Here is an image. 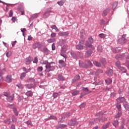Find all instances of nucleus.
<instances>
[{
  "label": "nucleus",
  "mask_w": 129,
  "mask_h": 129,
  "mask_svg": "<svg viewBox=\"0 0 129 129\" xmlns=\"http://www.w3.org/2000/svg\"><path fill=\"white\" fill-rule=\"evenodd\" d=\"M105 74L108 76H112L113 75V71L112 69H109L105 72Z\"/></svg>",
  "instance_id": "nucleus-7"
},
{
  "label": "nucleus",
  "mask_w": 129,
  "mask_h": 129,
  "mask_svg": "<svg viewBox=\"0 0 129 129\" xmlns=\"http://www.w3.org/2000/svg\"><path fill=\"white\" fill-rule=\"evenodd\" d=\"M82 91L85 92L84 93L86 94V95L89 93V90L87 88H83Z\"/></svg>",
  "instance_id": "nucleus-19"
},
{
  "label": "nucleus",
  "mask_w": 129,
  "mask_h": 129,
  "mask_svg": "<svg viewBox=\"0 0 129 129\" xmlns=\"http://www.w3.org/2000/svg\"><path fill=\"white\" fill-rule=\"evenodd\" d=\"M49 119H57V117L56 116L54 115H51L50 117H49Z\"/></svg>",
  "instance_id": "nucleus-50"
},
{
  "label": "nucleus",
  "mask_w": 129,
  "mask_h": 129,
  "mask_svg": "<svg viewBox=\"0 0 129 129\" xmlns=\"http://www.w3.org/2000/svg\"><path fill=\"white\" fill-rule=\"evenodd\" d=\"M25 86L28 89H32L33 88V85L31 84H26Z\"/></svg>",
  "instance_id": "nucleus-37"
},
{
  "label": "nucleus",
  "mask_w": 129,
  "mask_h": 129,
  "mask_svg": "<svg viewBox=\"0 0 129 129\" xmlns=\"http://www.w3.org/2000/svg\"><path fill=\"white\" fill-rule=\"evenodd\" d=\"M66 1L65 0H61L60 1L57 2V4H58L60 7L63 6L64 4H65V2Z\"/></svg>",
  "instance_id": "nucleus-26"
},
{
  "label": "nucleus",
  "mask_w": 129,
  "mask_h": 129,
  "mask_svg": "<svg viewBox=\"0 0 129 129\" xmlns=\"http://www.w3.org/2000/svg\"><path fill=\"white\" fill-rule=\"evenodd\" d=\"M126 37V35L123 34L122 35V37L121 39V44H124V43L126 42V39H125V37Z\"/></svg>",
  "instance_id": "nucleus-10"
},
{
  "label": "nucleus",
  "mask_w": 129,
  "mask_h": 129,
  "mask_svg": "<svg viewBox=\"0 0 129 129\" xmlns=\"http://www.w3.org/2000/svg\"><path fill=\"white\" fill-rule=\"evenodd\" d=\"M99 36L100 37V38H105L106 37V35L103 33H101L99 34Z\"/></svg>",
  "instance_id": "nucleus-48"
},
{
  "label": "nucleus",
  "mask_w": 129,
  "mask_h": 129,
  "mask_svg": "<svg viewBox=\"0 0 129 129\" xmlns=\"http://www.w3.org/2000/svg\"><path fill=\"white\" fill-rule=\"evenodd\" d=\"M41 47H42V44H41V43L40 42H36L35 43L32 45L33 49H37V48H38V49H40V48H41Z\"/></svg>",
  "instance_id": "nucleus-3"
},
{
  "label": "nucleus",
  "mask_w": 129,
  "mask_h": 129,
  "mask_svg": "<svg viewBox=\"0 0 129 129\" xmlns=\"http://www.w3.org/2000/svg\"><path fill=\"white\" fill-rule=\"evenodd\" d=\"M79 66L83 68H88L89 67H92V63L90 60H88L85 62L79 63Z\"/></svg>",
  "instance_id": "nucleus-2"
},
{
  "label": "nucleus",
  "mask_w": 129,
  "mask_h": 129,
  "mask_svg": "<svg viewBox=\"0 0 129 129\" xmlns=\"http://www.w3.org/2000/svg\"><path fill=\"white\" fill-rule=\"evenodd\" d=\"M3 94H4V96H6L8 98V96L10 95V93L7 92H4L3 93Z\"/></svg>",
  "instance_id": "nucleus-49"
},
{
  "label": "nucleus",
  "mask_w": 129,
  "mask_h": 129,
  "mask_svg": "<svg viewBox=\"0 0 129 129\" xmlns=\"http://www.w3.org/2000/svg\"><path fill=\"white\" fill-rule=\"evenodd\" d=\"M26 123L27 124L28 126H32L33 124L32 123V121H27L26 122Z\"/></svg>",
  "instance_id": "nucleus-42"
},
{
  "label": "nucleus",
  "mask_w": 129,
  "mask_h": 129,
  "mask_svg": "<svg viewBox=\"0 0 129 129\" xmlns=\"http://www.w3.org/2000/svg\"><path fill=\"white\" fill-rule=\"evenodd\" d=\"M25 95L28 97H32L33 96V92L32 91H28L26 93Z\"/></svg>",
  "instance_id": "nucleus-16"
},
{
  "label": "nucleus",
  "mask_w": 129,
  "mask_h": 129,
  "mask_svg": "<svg viewBox=\"0 0 129 129\" xmlns=\"http://www.w3.org/2000/svg\"><path fill=\"white\" fill-rule=\"evenodd\" d=\"M116 107L119 111H121V105L119 103H117L116 105Z\"/></svg>",
  "instance_id": "nucleus-27"
},
{
  "label": "nucleus",
  "mask_w": 129,
  "mask_h": 129,
  "mask_svg": "<svg viewBox=\"0 0 129 129\" xmlns=\"http://www.w3.org/2000/svg\"><path fill=\"white\" fill-rule=\"evenodd\" d=\"M4 122H5V123H8V124H10V123H11V119H7L4 120Z\"/></svg>",
  "instance_id": "nucleus-56"
},
{
  "label": "nucleus",
  "mask_w": 129,
  "mask_h": 129,
  "mask_svg": "<svg viewBox=\"0 0 129 129\" xmlns=\"http://www.w3.org/2000/svg\"><path fill=\"white\" fill-rule=\"evenodd\" d=\"M80 79V76L79 75L76 76L74 79H73V83L75 82V81H77V80H79Z\"/></svg>",
  "instance_id": "nucleus-25"
},
{
  "label": "nucleus",
  "mask_w": 129,
  "mask_h": 129,
  "mask_svg": "<svg viewBox=\"0 0 129 129\" xmlns=\"http://www.w3.org/2000/svg\"><path fill=\"white\" fill-rule=\"evenodd\" d=\"M58 79L59 81H64L65 78L62 76V75H58Z\"/></svg>",
  "instance_id": "nucleus-21"
},
{
  "label": "nucleus",
  "mask_w": 129,
  "mask_h": 129,
  "mask_svg": "<svg viewBox=\"0 0 129 129\" xmlns=\"http://www.w3.org/2000/svg\"><path fill=\"white\" fill-rule=\"evenodd\" d=\"M14 13L13 12V11L11 10L9 12V17H13V15Z\"/></svg>",
  "instance_id": "nucleus-61"
},
{
  "label": "nucleus",
  "mask_w": 129,
  "mask_h": 129,
  "mask_svg": "<svg viewBox=\"0 0 129 129\" xmlns=\"http://www.w3.org/2000/svg\"><path fill=\"white\" fill-rule=\"evenodd\" d=\"M116 101L118 103H124L126 102L125 98L124 97H119L116 99Z\"/></svg>",
  "instance_id": "nucleus-4"
},
{
  "label": "nucleus",
  "mask_w": 129,
  "mask_h": 129,
  "mask_svg": "<svg viewBox=\"0 0 129 129\" xmlns=\"http://www.w3.org/2000/svg\"><path fill=\"white\" fill-rule=\"evenodd\" d=\"M76 48L77 50H83V49H84V46L82 45V44H80V43H79L76 46Z\"/></svg>",
  "instance_id": "nucleus-13"
},
{
  "label": "nucleus",
  "mask_w": 129,
  "mask_h": 129,
  "mask_svg": "<svg viewBox=\"0 0 129 129\" xmlns=\"http://www.w3.org/2000/svg\"><path fill=\"white\" fill-rule=\"evenodd\" d=\"M93 64L95 65V66H96L97 67H100V66H101V64L96 61H94L93 62Z\"/></svg>",
  "instance_id": "nucleus-30"
},
{
  "label": "nucleus",
  "mask_w": 129,
  "mask_h": 129,
  "mask_svg": "<svg viewBox=\"0 0 129 129\" xmlns=\"http://www.w3.org/2000/svg\"><path fill=\"white\" fill-rule=\"evenodd\" d=\"M16 86L18 87L19 89H24V85L22 84H18Z\"/></svg>",
  "instance_id": "nucleus-31"
},
{
  "label": "nucleus",
  "mask_w": 129,
  "mask_h": 129,
  "mask_svg": "<svg viewBox=\"0 0 129 129\" xmlns=\"http://www.w3.org/2000/svg\"><path fill=\"white\" fill-rule=\"evenodd\" d=\"M96 73H103V71H102V70H98L96 71V72H93L90 73L89 75H97Z\"/></svg>",
  "instance_id": "nucleus-11"
},
{
  "label": "nucleus",
  "mask_w": 129,
  "mask_h": 129,
  "mask_svg": "<svg viewBox=\"0 0 129 129\" xmlns=\"http://www.w3.org/2000/svg\"><path fill=\"white\" fill-rule=\"evenodd\" d=\"M100 62L102 65H105L106 64V60H105V58H102L100 60Z\"/></svg>",
  "instance_id": "nucleus-40"
},
{
  "label": "nucleus",
  "mask_w": 129,
  "mask_h": 129,
  "mask_svg": "<svg viewBox=\"0 0 129 129\" xmlns=\"http://www.w3.org/2000/svg\"><path fill=\"white\" fill-rule=\"evenodd\" d=\"M71 55L74 59H76V60H77V55H76V54H75V53L71 52Z\"/></svg>",
  "instance_id": "nucleus-36"
},
{
  "label": "nucleus",
  "mask_w": 129,
  "mask_h": 129,
  "mask_svg": "<svg viewBox=\"0 0 129 129\" xmlns=\"http://www.w3.org/2000/svg\"><path fill=\"white\" fill-rule=\"evenodd\" d=\"M25 77H26V73L23 72L20 75V79L21 80H23V79H24V78H25Z\"/></svg>",
  "instance_id": "nucleus-35"
},
{
  "label": "nucleus",
  "mask_w": 129,
  "mask_h": 129,
  "mask_svg": "<svg viewBox=\"0 0 129 129\" xmlns=\"http://www.w3.org/2000/svg\"><path fill=\"white\" fill-rule=\"evenodd\" d=\"M79 94V91H75L72 93V95H73L74 96H75V95H77V94Z\"/></svg>",
  "instance_id": "nucleus-45"
},
{
  "label": "nucleus",
  "mask_w": 129,
  "mask_h": 129,
  "mask_svg": "<svg viewBox=\"0 0 129 129\" xmlns=\"http://www.w3.org/2000/svg\"><path fill=\"white\" fill-rule=\"evenodd\" d=\"M12 55V51H9L6 53L7 57H9Z\"/></svg>",
  "instance_id": "nucleus-55"
},
{
  "label": "nucleus",
  "mask_w": 129,
  "mask_h": 129,
  "mask_svg": "<svg viewBox=\"0 0 129 129\" xmlns=\"http://www.w3.org/2000/svg\"><path fill=\"white\" fill-rule=\"evenodd\" d=\"M37 71L38 72H42V71H43V67H39L37 68Z\"/></svg>",
  "instance_id": "nucleus-51"
},
{
  "label": "nucleus",
  "mask_w": 129,
  "mask_h": 129,
  "mask_svg": "<svg viewBox=\"0 0 129 129\" xmlns=\"http://www.w3.org/2000/svg\"><path fill=\"white\" fill-rule=\"evenodd\" d=\"M68 124L69 125H76V124H78V122L75 120H73L69 122Z\"/></svg>",
  "instance_id": "nucleus-12"
},
{
  "label": "nucleus",
  "mask_w": 129,
  "mask_h": 129,
  "mask_svg": "<svg viewBox=\"0 0 129 129\" xmlns=\"http://www.w3.org/2000/svg\"><path fill=\"white\" fill-rule=\"evenodd\" d=\"M123 105L126 110H129V105L127 104V102H125V103H123Z\"/></svg>",
  "instance_id": "nucleus-22"
},
{
  "label": "nucleus",
  "mask_w": 129,
  "mask_h": 129,
  "mask_svg": "<svg viewBox=\"0 0 129 129\" xmlns=\"http://www.w3.org/2000/svg\"><path fill=\"white\" fill-rule=\"evenodd\" d=\"M110 12V10L109 9H106V10H105L102 14V16L103 17H105V16L107 15V14Z\"/></svg>",
  "instance_id": "nucleus-17"
},
{
  "label": "nucleus",
  "mask_w": 129,
  "mask_h": 129,
  "mask_svg": "<svg viewBox=\"0 0 129 129\" xmlns=\"http://www.w3.org/2000/svg\"><path fill=\"white\" fill-rule=\"evenodd\" d=\"M6 81L8 83L12 82V75H8L6 78Z\"/></svg>",
  "instance_id": "nucleus-14"
},
{
  "label": "nucleus",
  "mask_w": 129,
  "mask_h": 129,
  "mask_svg": "<svg viewBox=\"0 0 129 129\" xmlns=\"http://www.w3.org/2000/svg\"><path fill=\"white\" fill-rule=\"evenodd\" d=\"M118 69L120 70V71H121L122 73H126L127 72L126 69L123 67H120Z\"/></svg>",
  "instance_id": "nucleus-18"
},
{
  "label": "nucleus",
  "mask_w": 129,
  "mask_h": 129,
  "mask_svg": "<svg viewBox=\"0 0 129 129\" xmlns=\"http://www.w3.org/2000/svg\"><path fill=\"white\" fill-rule=\"evenodd\" d=\"M59 94H61V92H59L58 93H53V98H57V96L59 95Z\"/></svg>",
  "instance_id": "nucleus-32"
},
{
  "label": "nucleus",
  "mask_w": 129,
  "mask_h": 129,
  "mask_svg": "<svg viewBox=\"0 0 129 129\" xmlns=\"http://www.w3.org/2000/svg\"><path fill=\"white\" fill-rule=\"evenodd\" d=\"M50 37L51 38H55V37H56V33L54 32L52 33L50 35Z\"/></svg>",
  "instance_id": "nucleus-59"
},
{
  "label": "nucleus",
  "mask_w": 129,
  "mask_h": 129,
  "mask_svg": "<svg viewBox=\"0 0 129 129\" xmlns=\"http://www.w3.org/2000/svg\"><path fill=\"white\" fill-rule=\"evenodd\" d=\"M88 40H89L90 43H91V44H92V43H93V42H94V39H93V38H92V37H89L88 38Z\"/></svg>",
  "instance_id": "nucleus-52"
},
{
  "label": "nucleus",
  "mask_w": 129,
  "mask_h": 129,
  "mask_svg": "<svg viewBox=\"0 0 129 129\" xmlns=\"http://www.w3.org/2000/svg\"><path fill=\"white\" fill-rule=\"evenodd\" d=\"M32 61H33V59H32V57H27L25 59V64H26V65H29V64L31 63V62H32Z\"/></svg>",
  "instance_id": "nucleus-8"
},
{
  "label": "nucleus",
  "mask_w": 129,
  "mask_h": 129,
  "mask_svg": "<svg viewBox=\"0 0 129 129\" xmlns=\"http://www.w3.org/2000/svg\"><path fill=\"white\" fill-rule=\"evenodd\" d=\"M33 62V63H35V64H37L38 63V58L35 57L34 60Z\"/></svg>",
  "instance_id": "nucleus-63"
},
{
  "label": "nucleus",
  "mask_w": 129,
  "mask_h": 129,
  "mask_svg": "<svg viewBox=\"0 0 129 129\" xmlns=\"http://www.w3.org/2000/svg\"><path fill=\"white\" fill-rule=\"evenodd\" d=\"M115 66L117 67V68H118V69H119V68L121 67V64L120 63V61H116V62L115 63Z\"/></svg>",
  "instance_id": "nucleus-29"
},
{
  "label": "nucleus",
  "mask_w": 129,
  "mask_h": 129,
  "mask_svg": "<svg viewBox=\"0 0 129 129\" xmlns=\"http://www.w3.org/2000/svg\"><path fill=\"white\" fill-rule=\"evenodd\" d=\"M7 99L9 102H12L15 99V94H12L10 95L7 98Z\"/></svg>",
  "instance_id": "nucleus-5"
},
{
  "label": "nucleus",
  "mask_w": 129,
  "mask_h": 129,
  "mask_svg": "<svg viewBox=\"0 0 129 129\" xmlns=\"http://www.w3.org/2000/svg\"><path fill=\"white\" fill-rule=\"evenodd\" d=\"M33 81H34V78H29L27 80V82L28 83H30V82H33Z\"/></svg>",
  "instance_id": "nucleus-47"
},
{
  "label": "nucleus",
  "mask_w": 129,
  "mask_h": 129,
  "mask_svg": "<svg viewBox=\"0 0 129 129\" xmlns=\"http://www.w3.org/2000/svg\"><path fill=\"white\" fill-rule=\"evenodd\" d=\"M97 50L98 51H99L100 53H101L102 52V46L101 45H99L98 47H97Z\"/></svg>",
  "instance_id": "nucleus-24"
},
{
  "label": "nucleus",
  "mask_w": 129,
  "mask_h": 129,
  "mask_svg": "<svg viewBox=\"0 0 129 129\" xmlns=\"http://www.w3.org/2000/svg\"><path fill=\"white\" fill-rule=\"evenodd\" d=\"M92 54V51L91 50H89L86 52V57H90Z\"/></svg>",
  "instance_id": "nucleus-20"
},
{
  "label": "nucleus",
  "mask_w": 129,
  "mask_h": 129,
  "mask_svg": "<svg viewBox=\"0 0 129 129\" xmlns=\"http://www.w3.org/2000/svg\"><path fill=\"white\" fill-rule=\"evenodd\" d=\"M12 21L13 22V23H15L16 21H17V17H13L12 18Z\"/></svg>",
  "instance_id": "nucleus-62"
},
{
  "label": "nucleus",
  "mask_w": 129,
  "mask_h": 129,
  "mask_svg": "<svg viewBox=\"0 0 129 129\" xmlns=\"http://www.w3.org/2000/svg\"><path fill=\"white\" fill-rule=\"evenodd\" d=\"M13 111L15 114V115L17 116L19 114V113L18 112V111L17 110V108H13Z\"/></svg>",
  "instance_id": "nucleus-46"
},
{
  "label": "nucleus",
  "mask_w": 129,
  "mask_h": 129,
  "mask_svg": "<svg viewBox=\"0 0 129 129\" xmlns=\"http://www.w3.org/2000/svg\"><path fill=\"white\" fill-rule=\"evenodd\" d=\"M55 38H52V39H48L47 40V41L49 43H53V42H55Z\"/></svg>",
  "instance_id": "nucleus-43"
},
{
  "label": "nucleus",
  "mask_w": 129,
  "mask_h": 129,
  "mask_svg": "<svg viewBox=\"0 0 129 129\" xmlns=\"http://www.w3.org/2000/svg\"><path fill=\"white\" fill-rule=\"evenodd\" d=\"M116 7H117V2H114L113 4V6H112L113 10H115Z\"/></svg>",
  "instance_id": "nucleus-44"
},
{
  "label": "nucleus",
  "mask_w": 129,
  "mask_h": 129,
  "mask_svg": "<svg viewBox=\"0 0 129 129\" xmlns=\"http://www.w3.org/2000/svg\"><path fill=\"white\" fill-rule=\"evenodd\" d=\"M42 52L45 54V55H49L50 50H49L47 47H44L42 50Z\"/></svg>",
  "instance_id": "nucleus-15"
},
{
  "label": "nucleus",
  "mask_w": 129,
  "mask_h": 129,
  "mask_svg": "<svg viewBox=\"0 0 129 129\" xmlns=\"http://www.w3.org/2000/svg\"><path fill=\"white\" fill-rule=\"evenodd\" d=\"M51 48H52V51H55V50H56V46H55V43H53L52 44Z\"/></svg>",
  "instance_id": "nucleus-54"
},
{
  "label": "nucleus",
  "mask_w": 129,
  "mask_h": 129,
  "mask_svg": "<svg viewBox=\"0 0 129 129\" xmlns=\"http://www.w3.org/2000/svg\"><path fill=\"white\" fill-rule=\"evenodd\" d=\"M40 64H43L45 66V71L47 72H50L51 71H54L56 68H55V66H50V63L48 62V60H41L40 61Z\"/></svg>",
  "instance_id": "nucleus-1"
},
{
  "label": "nucleus",
  "mask_w": 129,
  "mask_h": 129,
  "mask_svg": "<svg viewBox=\"0 0 129 129\" xmlns=\"http://www.w3.org/2000/svg\"><path fill=\"white\" fill-rule=\"evenodd\" d=\"M5 72H6V70L5 69L1 70L0 69V81H3L4 80L3 74H4Z\"/></svg>",
  "instance_id": "nucleus-9"
},
{
  "label": "nucleus",
  "mask_w": 129,
  "mask_h": 129,
  "mask_svg": "<svg viewBox=\"0 0 129 129\" xmlns=\"http://www.w3.org/2000/svg\"><path fill=\"white\" fill-rule=\"evenodd\" d=\"M39 16V13H36L35 14H33L31 16L32 20H34V19H37V17Z\"/></svg>",
  "instance_id": "nucleus-33"
},
{
  "label": "nucleus",
  "mask_w": 129,
  "mask_h": 129,
  "mask_svg": "<svg viewBox=\"0 0 129 129\" xmlns=\"http://www.w3.org/2000/svg\"><path fill=\"white\" fill-rule=\"evenodd\" d=\"M119 129H125V128H124V124H121L119 127Z\"/></svg>",
  "instance_id": "nucleus-64"
},
{
  "label": "nucleus",
  "mask_w": 129,
  "mask_h": 129,
  "mask_svg": "<svg viewBox=\"0 0 129 129\" xmlns=\"http://www.w3.org/2000/svg\"><path fill=\"white\" fill-rule=\"evenodd\" d=\"M85 105H86V103H83L80 106V108H84V107H85Z\"/></svg>",
  "instance_id": "nucleus-53"
},
{
  "label": "nucleus",
  "mask_w": 129,
  "mask_h": 129,
  "mask_svg": "<svg viewBox=\"0 0 129 129\" xmlns=\"http://www.w3.org/2000/svg\"><path fill=\"white\" fill-rule=\"evenodd\" d=\"M69 35V32L68 31L63 32V37H67Z\"/></svg>",
  "instance_id": "nucleus-57"
},
{
  "label": "nucleus",
  "mask_w": 129,
  "mask_h": 129,
  "mask_svg": "<svg viewBox=\"0 0 129 129\" xmlns=\"http://www.w3.org/2000/svg\"><path fill=\"white\" fill-rule=\"evenodd\" d=\"M103 112L102 111H101V112H99V113H98L97 114H96V116H100V115H103Z\"/></svg>",
  "instance_id": "nucleus-58"
},
{
  "label": "nucleus",
  "mask_w": 129,
  "mask_h": 129,
  "mask_svg": "<svg viewBox=\"0 0 129 129\" xmlns=\"http://www.w3.org/2000/svg\"><path fill=\"white\" fill-rule=\"evenodd\" d=\"M122 115V112L121 111H119L118 113L115 116V118H118Z\"/></svg>",
  "instance_id": "nucleus-23"
},
{
  "label": "nucleus",
  "mask_w": 129,
  "mask_h": 129,
  "mask_svg": "<svg viewBox=\"0 0 129 129\" xmlns=\"http://www.w3.org/2000/svg\"><path fill=\"white\" fill-rule=\"evenodd\" d=\"M70 115H71L70 113V112H67L64 115V117H69V116H70Z\"/></svg>",
  "instance_id": "nucleus-60"
},
{
  "label": "nucleus",
  "mask_w": 129,
  "mask_h": 129,
  "mask_svg": "<svg viewBox=\"0 0 129 129\" xmlns=\"http://www.w3.org/2000/svg\"><path fill=\"white\" fill-rule=\"evenodd\" d=\"M124 54H122L119 55H117L116 58H117V59H122V58H124Z\"/></svg>",
  "instance_id": "nucleus-38"
},
{
  "label": "nucleus",
  "mask_w": 129,
  "mask_h": 129,
  "mask_svg": "<svg viewBox=\"0 0 129 129\" xmlns=\"http://www.w3.org/2000/svg\"><path fill=\"white\" fill-rule=\"evenodd\" d=\"M105 82L107 85H109L112 82V81L110 79H107L105 80Z\"/></svg>",
  "instance_id": "nucleus-28"
},
{
  "label": "nucleus",
  "mask_w": 129,
  "mask_h": 129,
  "mask_svg": "<svg viewBox=\"0 0 129 129\" xmlns=\"http://www.w3.org/2000/svg\"><path fill=\"white\" fill-rule=\"evenodd\" d=\"M51 28L55 30L56 32H58L59 31V29H58L57 26H56V25H52V26H51Z\"/></svg>",
  "instance_id": "nucleus-41"
},
{
  "label": "nucleus",
  "mask_w": 129,
  "mask_h": 129,
  "mask_svg": "<svg viewBox=\"0 0 129 129\" xmlns=\"http://www.w3.org/2000/svg\"><path fill=\"white\" fill-rule=\"evenodd\" d=\"M112 124L114 125V126H116L117 125H118V120H115L113 121Z\"/></svg>",
  "instance_id": "nucleus-34"
},
{
  "label": "nucleus",
  "mask_w": 129,
  "mask_h": 129,
  "mask_svg": "<svg viewBox=\"0 0 129 129\" xmlns=\"http://www.w3.org/2000/svg\"><path fill=\"white\" fill-rule=\"evenodd\" d=\"M110 124V122H108L106 124L103 125L102 126V128H104V129L107 128V127H108L109 126Z\"/></svg>",
  "instance_id": "nucleus-39"
},
{
  "label": "nucleus",
  "mask_w": 129,
  "mask_h": 129,
  "mask_svg": "<svg viewBox=\"0 0 129 129\" xmlns=\"http://www.w3.org/2000/svg\"><path fill=\"white\" fill-rule=\"evenodd\" d=\"M85 45L87 48H90L91 50H94L95 49V47L88 41H86Z\"/></svg>",
  "instance_id": "nucleus-6"
}]
</instances>
